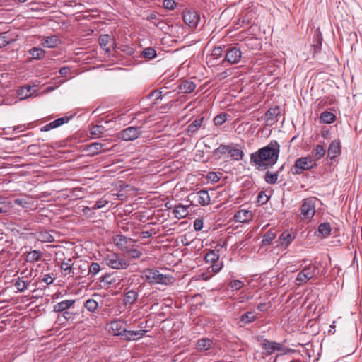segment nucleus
<instances>
[{"label": "nucleus", "mask_w": 362, "mask_h": 362, "mask_svg": "<svg viewBox=\"0 0 362 362\" xmlns=\"http://www.w3.org/2000/svg\"><path fill=\"white\" fill-rule=\"evenodd\" d=\"M331 231V226L329 223L325 222L318 226V232L323 236L327 237L329 235Z\"/></svg>", "instance_id": "79ce46f5"}, {"label": "nucleus", "mask_w": 362, "mask_h": 362, "mask_svg": "<svg viewBox=\"0 0 362 362\" xmlns=\"http://www.w3.org/2000/svg\"><path fill=\"white\" fill-rule=\"evenodd\" d=\"M268 201V197L265 194L264 192L261 191L257 195V202L261 204H264Z\"/></svg>", "instance_id": "13d9d810"}, {"label": "nucleus", "mask_w": 362, "mask_h": 362, "mask_svg": "<svg viewBox=\"0 0 362 362\" xmlns=\"http://www.w3.org/2000/svg\"><path fill=\"white\" fill-rule=\"evenodd\" d=\"M124 252L129 257L132 259H139L142 255L141 252L137 249L128 248Z\"/></svg>", "instance_id": "de8ad7c7"}, {"label": "nucleus", "mask_w": 362, "mask_h": 362, "mask_svg": "<svg viewBox=\"0 0 362 362\" xmlns=\"http://www.w3.org/2000/svg\"><path fill=\"white\" fill-rule=\"evenodd\" d=\"M75 303L76 300L74 299L62 300L54 305L53 310L55 313H62L68 310L71 308H74Z\"/></svg>", "instance_id": "2eb2a0df"}, {"label": "nucleus", "mask_w": 362, "mask_h": 362, "mask_svg": "<svg viewBox=\"0 0 362 362\" xmlns=\"http://www.w3.org/2000/svg\"><path fill=\"white\" fill-rule=\"evenodd\" d=\"M32 86L30 85H25L21 86L18 90L17 94L20 100H24L30 98L33 95V93H31Z\"/></svg>", "instance_id": "b1692460"}, {"label": "nucleus", "mask_w": 362, "mask_h": 362, "mask_svg": "<svg viewBox=\"0 0 362 362\" xmlns=\"http://www.w3.org/2000/svg\"><path fill=\"white\" fill-rule=\"evenodd\" d=\"M336 120V116L331 112L325 111L321 113L320 122L323 124H332Z\"/></svg>", "instance_id": "cd10ccee"}, {"label": "nucleus", "mask_w": 362, "mask_h": 362, "mask_svg": "<svg viewBox=\"0 0 362 362\" xmlns=\"http://www.w3.org/2000/svg\"><path fill=\"white\" fill-rule=\"evenodd\" d=\"M141 55L146 59H153L157 56V54L154 48L149 47L144 49Z\"/></svg>", "instance_id": "4c0bfd02"}, {"label": "nucleus", "mask_w": 362, "mask_h": 362, "mask_svg": "<svg viewBox=\"0 0 362 362\" xmlns=\"http://www.w3.org/2000/svg\"><path fill=\"white\" fill-rule=\"evenodd\" d=\"M98 306V303L94 299H88L84 304V307L90 313L95 312Z\"/></svg>", "instance_id": "a18cd8bd"}, {"label": "nucleus", "mask_w": 362, "mask_h": 362, "mask_svg": "<svg viewBox=\"0 0 362 362\" xmlns=\"http://www.w3.org/2000/svg\"><path fill=\"white\" fill-rule=\"evenodd\" d=\"M262 347L267 351L268 355L272 354L274 351H283L284 346L281 343L264 339L262 342Z\"/></svg>", "instance_id": "f8f14e48"}, {"label": "nucleus", "mask_w": 362, "mask_h": 362, "mask_svg": "<svg viewBox=\"0 0 362 362\" xmlns=\"http://www.w3.org/2000/svg\"><path fill=\"white\" fill-rule=\"evenodd\" d=\"M62 315L57 317V322L61 325L64 324L68 320H73L74 319V313L69 310L62 312Z\"/></svg>", "instance_id": "e433bc0d"}, {"label": "nucleus", "mask_w": 362, "mask_h": 362, "mask_svg": "<svg viewBox=\"0 0 362 362\" xmlns=\"http://www.w3.org/2000/svg\"><path fill=\"white\" fill-rule=\"evenodd\" d=\"M317 165L310 157H301L296 160L291 171L293 175H300L304 170H308Z\"/></svg>", "instance_id": "20e7f679"}, {"label": "nucleus", "mask_w": 362, "mask_h": 362, "mask_svg": "<svg viewBox=\"0 0 362 362\" xmlns=\"http://www.w3.org/2000/svg\"><path fill=\"white\" fill-rule=\"evenodd\" d=\"M242 58V52L238 47L234 46L226 49L224 59L222 64L224 66L225 62L230 64H236L239 63Z\"/></svg>", "instance_id": "0eeeda50"}, {"label": "nucleus", "mask_w": 362, "mask_h": 362, "mask_svg": "<svg viewBox=\"0 0 362 362\" xmlns=\"http://www.w3.org/2000/svg\"><path fill=\"white\" fill-rule=\"evenodd\" d=\"M223 55V49L221 47H216L211 52V56L214 59H218Z\"/></svg>", "instance_id": "4d7b16f0"}, {"label": "nucleus", "mask_w": 362, "mask_h": 362, "mask_svg": "<svg viewBox=\"0 0 362 362\" xmlns=\"http://www.w3.org/2000/svg\"><path fill=\"white\" fill-rule=\"evenodd\" d=\"M110 328L113 335L120 336L122 339L123 338V331H125L126 329L123 328L122 323L120 321H112L110 324Z\"/></svg>", "instance_id": "4be33fe9"}, {"label": "nucleus", "mask_w": 362, "mask_h": 362, "mask_svg": "<svg viewBox=\"0 0 362 362\" xmlns=\"http://www.w3.org/2000/svg\"><path fill=\"white\" fill-rule=\"evenodd\" d=\"M42 254L40 251L34 250L28 253L26 256V261L30 263H35L39 261Z\"/></svg>", "instance_id": "f704fd0d"}, {"label": "nucleus", "mask_w": 362, "mask_h": 362, "mask_svg": "<svg viewBox=\"0 0 362 362\" xmlns=\"http://www.w3.org/2000/svg\"><path fill=\"white\" fill-rule=\"evenodd\" d=\"M61 269L69 274L72 270L71 259L69 258L67 259V262H63L61 264Z\"/></svg>", "instance_id": "5fc2aeb1"}, {"label": "nucleus", "mask_w": 362, "mask_h": 362, "mask_svg": "<svg viewBox=\"0 0 362 362\" xmlns=\"http://www.w3.org/2000/svg\"><path fill=\"white\" fill-rule=\"evenodd\" d=\"M100 271V266L98 263L93 262L89 267V273L91 275H95Z\"/></svg>", "instance_id": "864d4df0"}, {"label": "nucleus", "mask_w": 362, "mask_h": 362, "mask_svg": "<svg viewBox=\"0 0 362 362\" xmlns=\"http://www.w3.org/2000/svg\"><path fill=\"white\" fill-rule=\"evenodd\" d=\"M72 117H73V116L71 115V116H64V117L58 118V119L49 122V124H47L46 125L40 128V131L41 132H48L51 129L57 128V127L63 125L64 124L68 123Z\"/></svg>", "instance_id": "9b49d317"}, {"label": "nucleus", "mask_w": 362, "mask_h": 362, "mask_svg": "<svg viewBox=\"0 0 362 362\" xmlns=\"http://www.w3.org/2000/svg\"><path fill=\"white\" fill-rule=\"evenodd\" d=\"M129 241H131V239H128L127 237L124 235H117L114 239V242L116 244V245L124 252H125V250L129 248L127 244Z\"/></svg>", "instance_id": "a878e982"}, {"label": "nucleus", "mask_w": 362, "mask_h": 362, "mask_svg": "<svg viewBox=\"0 0 362 362\" xmlns=\"http://www.w3.org/2000/svg\"><path fill=\"white\" fill-rule=\"evenodd\" d=\"M144 274L145 279L151 284L171 285L175 281L173 276L162 274L157 269H146Z\"/></svg>", "instance_id": "f03ea898"}, {"label": "nucleus", "mask_w": 362, "mask_h": 362, "mask_svg": "<svg viewBox=\"0 0 362 362\" xmlns=\"http://www.w3.org/2000/svg\"><path fill=\"white\" fill-rule=\"evenodd\" d=\"M106 132L105 127L103 125H93L90 129V134L93 138H100Z\"/></svg>", "instance_id": "c756f323"}, {"label": "nucleus", "mask_w": 362, "mask_h": 362, "mask_svg": "<svg viewBox=\"0 0 362 362\" xmlns=\"http://www.w3.org/2000/svg\"><path fill=\"white\" fill-rule=\"evenodd\" d=\"M183 21L190 28L197 27L200 21L198 13L194 10H187L183 12Z\"/></svg>", "instance_id": "1a4fd4ad"}, {"label": "nucleus", "mask_w": 362, "mask_h": 362, "mask_svg": "<svg viewBox=\"0 0 362 362\" xmlns=\"http://www.w3.org/2000/svg\"><path fill=\"white\" fill-rule=\"evenodd\" d=\"M14 286L21 293L25 291L27 288V283L22 278H18L15 282Z\"/></svg>", "instance_id": "09e8293b"}, {"label": "nucleus", "mask_w": 362, "mask_h": 362, "mask_svg": "<svg viewBox=\"0 0 362 362\" xmlns=\"http://www.w3.org/2000/svg\"><path fill=\"white\" fill-rule=\"evenodd\" d=\"M279 177V173H272L271 171H267L264 180L268 184H275L277 182Z\"/></svg>", "instance_id": "a19ab883"}, {"label": "nucleus", "mask_w": 362, "mask_h": 362, "mask_svg": "<svg viewBox=\"0 0 362 362\" xmlns=\"http://www.w3.org/2000/svg\"><path fill=\"white\" fill-rule=\"evenodd\" d=\"M28 54L33 59L39 60L43 59L46 53L42 48L34 47L28 51Z\"/></svg>", "instance_id": "bb28decb"}, {"label": "nucleus", "mask_w": 362, "mask_h": 362, "mask_svg": "<svg viewBox=\"0 0 362 362\" xmlns=\"http://www.w3.org/2000/svg\"><path fill=\"white\" fill-rule=\"evenodd\" d=\"M204 117L197 118L188 127L187 132L194 133L202 126Z\"/></svg>", "instance_id": "58836bf2"}, {"label": "nucleus", "mask_w": 362, "mask_h": 362, "mask_svg": "<svg viewBox=\"0 0 362 362\" xmlns=\"http://www.w3.org/2000/svg\"><path fill=\"white\" fill-rule=\"evenodd\" d=\"M189 199L192 202H196L201 206H206L210 204V197L206 190L191 193L189 195Z\"/></svg>", "instance_id": "6e6552de"}, {"label": "nucleus", "mask_w": 362, "mask_h": 362, "mask_svg": "<svg viewBox=\"0 0 362 362\" xmlns=\"http://www.w3.org/2000/svg\"><path fill=\"white\" fill-rule=\"evenodd\" d=\"M176 4L174 0H164L163 2V7L168 10H174Z\"/></svg>", "instance_id": "6e6d98bb"}, {"label": "nucleus", "mask_w": 362, "mask_h": 362, "mask_svg": "<svg viewBox=\"0 0 362 362\" xmlns=\"http://www.w3.org/2000/svg\"><path fill=\"white\" fill-rule=\"evenodd\" d=\"M244 286V283L240 280H233L229 283L228 286L232 291H238Z\"/></svg>", "instance_id": "3c124183"}, {"label": "nucleus", "mask_w": 362, "mask_h": 362, "mask_svg": "<svg viewBox=\"0 0 362 362\" xmlns=\"http://www.w3.org/2000/svg\"><path fill=\"white\" fill-rule=\"evenodd\" d=\"M10 43V40L6 36V33L0 35V47H4Z\"/></svg>", "instance_id": "680f3d73"}, {"label": "nucleus", "mask_w": 362, "mask_h": 362, "mask_svg": "<svg viewBox=\"0 0 362 362\" xmlns=\"http://www.w3.org/2000/svg\"><path fill=\"white\" fill-rule=\"evenodd\" d=\"M10 202H13V207L16 204L26 210L31 209L34 204L31 198L28 197H17Z\"/></svg>", "instance_id": "4468645a"}, {"label": "nucleus", "mask_w": 362, "mask_h": 362, "mask_svg": "<svg viewBox=\"0 0 362 362\" xmlns=\"http://www.w3.org/2000/svg\"><path fill=\"white\" fill-rule=\"evenodd\" d=\"M162 91L160 90H155L151 92V96L154 98L155 99H159L162 98Z\"/></svg>", "instance_id": "774afa93"}, {"label": "nucleus", "mask_w": 362, "mask_h": 362, "mask_svg": "<svg viewBox=\"0 0 362 362\" xmlns=\"http://www.w3.org/2000/svg\"><path fill=\"white\" fill-rule=\"evenodd\" d=\"M103 146L101 142H94L84 147V151L87 152V154L90 156H95L102 152Z\"/></svg>", "instance_id": "a211bd4d"}, {"label": "nucleus", "mask_w": 362, "mask_h": 362, "mask_svg": "<svg viewBox=\"0 0 362 362\" xmlns=\"http://www.w3.org/2000/svg\"><path fill=\"white\" fill-rule=\"evenodd\" d=\"M257 318V315L255 314L253 311H248L243 314L240 317L239 324L240 326L242 327L247 324L251 323L256 320Z\"/></svg>", "instance_id": "5701e85b"}, {"label": "nucleus", "mask_w": 362, "mask_h": 362, "mask_svg": "<svg viewBox=\"0 0 362 362\" xmlns=\"http://www.w3.org/2000/svg\"><path fill=\"white\" fill-rule=\"evenodd\" d=\"M179 90L183 93H190L196 88V85L193 81H184L178 86Z\"/></svg>", "instance_id": "393cba45"}, {"label": "nucleus", "mask_w": 362, "mask_h": 362, "mask_svg": "<svg viewBox=\"0 0 362 362\" xmlns=\"http://www.w3.org/2000/svg\"><path fill=\"white\" fill-rule=\"evenodd\" d=\"M227 119V114L225 112L216 115L214 119V122L216 126L223 124Z\"/></svg>", "instance_id": "8fccbe9b"}, {"label": "nucleus", "mask_w": 362, "mask_h": 362, "mask_svg": "<svg viewBox=\"0 0 362 362\" xmlns=\"http://www.w3.org/2000/svg\"><path fill=\"white\" fill-rule=\"evenodd\" d=\"M138 298V293L134 290H130L126 292L124 298V305H132Z\"/></svg>", "instance_id": "c85d7f7f"}, {"label": "nucleus", "mask_w": 362, "mask_h": 362, "mask_svg": "<svg viewBox=\"0 0 362 362\" xmlns=\"http://www.w3.org/2000/svg\"><path fill=\"white\" fill-rule=\"evenodd\" d=\"M270 308V303H261L257 305V310L265 312Z\"/></svg>", "instance_id": "69168bd1"}, {"label": "nucleus", "mask_w": 362, "mask_h": 362, "mask_svg": "<svg viewBox=\"0 0 362 362\" xmlns=\"http://www.w3.org/2000/svg\"><path fill=\"white\" fill-rule=\"evenodd\" d=\"M281 114V108L279 106H276L274 107L269 108L266 114L265 117L268 121H272L274 119H276L278 116Z\"/></svg>", "instance_id": "7c9ffc66"}, {"label": "nucleus", "mask_w": 362, "mask_h": 362, "mask_svg": "<svg viewBox=\"0 0 362 362\" xmlns=\"http://www.w3.org/2000/svg\"><path fill=\"white\" fill-rule=\"evenodd\" d=\"M341 154V142L339 139L333 140L329 145L327 158L331 160H334Z\"/></svg>", "instance_id": "ddd939ff"}, {"label": "nucleus", "mask_w": 362, "mask_h": 362, "mask_svg": "<svg viewBox=\"0 0 362 362\" xmlns=\"http://www.w3.org/2000/svg\"><path fill=\"white\" fill-rule=\"evenodd\" d=\"M317 271V267L313 264L305 266L296 278L297 285H302L313 278Z\"/></svg>", "instance_id": "423d86ee"}, {"label": "nucleus", "mask_w": 362, "mask_h": 362, "mask_svg": "<svg viewBox=\"0 0 362 362\" xmlns=\"http://www.w3.org/2000/svg\"><path fill=\"white\" fill-rule=\"evenodd\" d=\"M234 218L236 222L247 223L252 218V213L247 209H241L236 212Z\"/></svg>", "instance_id": "dca6fc26"}, {"label": "nucleus", "mask_w": 362, "mask_h": 362, "mask_svg": "<svg viewBox=\"0 0 362 362\" xmlns=\"http://www.w3.org/2000/svg\"><path fill=\"white\" fill-rule=\"evenodd\" d=\"M207 178L214 182H217L220 180V177L215 172L209 173Z\"/></svg>", "instance_id": "e2e57ef3"}, {"label": "nucleus", "mask_w": 362, "mask_h": 362, "mask_svg": "<svg viewBox=\"0 0 362 362\" xmlns=\"http://www.w3.org/2000/svg\"><path fill=\"white\" fill-rule=\"evenodd\" d=\"M41 45L43 47L48 48H54L60 43V40L57 35H51L48 37H43Z\"/></svg>", "instance_id": "aec40b11"}, {"label": "nucleus", "mask_w": 362, "mask_h": 362, "mask_svg": "<svg viewBox=\"0 0 362 362\" xmlns=\"http://www.w3.org/2000/svg\"><path fill=\"white\" fill-rule=\"evenodd\" d=\"M214 345L213 340L209 338H202L196 344V349L198 351L202 352L211 349Z\"/></svg>", "instance_id": "6ab92c4d"}, {"label": "nucleus", "mask_w": 362, "mask_h": 362, "mask_svg": "<svg viewBox=\"0 0 362 362\" xmlns=\"http://www.w3.org/2000/svg\"><path fill=\"white\" fill-rule=\"evenodd\" d=\"M230 147H231V146H230V145L221 144V145H220V146L218 148H217L215 150V153H220V154H225L226 153H229Z\"/></svg>", "instance_id": "603ef678"}, {"label": "nucleus", "mask_w": 362, "mask_h": 362, "mask_svg": "<svg viewBox=\"0 0 362 362\" xmlns=\"http://www.w3.org/2000/svg\"><path fill=\"white\" fill-rule=\"evenodd\" d=\"M146 330L140 329L136 331L133 330H125L123 331V338L122 339L131 341V340H137L140 338H141L143 336L145 335Z\"/></svg>", "instance_id": "f3484780"}, {"label": "nucleus", "mask_w": 362, "mask_h": 362, "mask_svg": "<svg viewBox=\"0 0 362 362\" xmlns=\"http://www.w3.org/2000/svg\"><path fill=\"white\" fill-rule=\"evenodd\" d=\"M280 146L276 140L250 154V163L257 165L258 170L267 169L274 165L279 158Z\"/></svg>", "instance_id": "f257e3e1"}, {"label": "nucleus", "mask_w": 362, "mask_h": 362, "mask_svg": "<svg viewBox=\"0 0 362 362\" xmlns=\"http://www.w3.org/2000/svg\"><path fill=\"white\" fill-rule=\"evenodd\" d=\"M211 266L210 267V268L211 269V271L216 274L218 273V272H220V270L221 269L222 267H223V263L222 262H215V263H211Z\"/></svg>", "instance_id": "bf43d9fd"}, {"label": "nucleus", "mask_w": 362, "mask_h": 362, "mask_svg": "<svg viewBox=\"0 0 362 362\" xmlns=\"http://www.w3.org/2000/svg\"><path fill=\"white\" fill-rule=\"evenodd\" d=\"M194 228L196 231H199L203 228V220L197 218L194 221Z\"/></svg>", "instance_id": "0e129e2a"}, {"label": "nucleus", "mask_w": 362, "mask_h": 362, "mask_svg": "<svg viewBox=\"0 0 362 362\" xmlns=\"http://www.w3.org/2000/svg\"><path fill=\"white\" fill-rule=\"evenodd\" d=\"M229 154L230 157H232L233 159L238 161L242 160L244 156V153L243 152V151H241L239 148H235L232 147H230Z\"/></svg>", "instance_id": "c03bdc74"}, {"label": "nucleus", "mask_w": 362, "mask_h": 362, "mask_svg": "<svg viewBox=\"0 0 362 362\" xmlns=\"http://www.w3.org/2000/svg\"><path fill=\"white\" fill-rule=\"evenodd\" d=\"M219 259L218 251L210 250L205 255V260L206 262L215 263Z\"/></svg>", "instance_id": "ea45409f"}, {"label": "nucleus", "mask_w": 362, "mask_h": 362, "mask_svg": "<svg viewBox=\"0 0 362 362\" xmlns=\"http://www.w3.org/2000/svg\"><path fill=\"white\" fill-rule=\"evenodd\" d=\"M100 281L104 284V286H109L117 284V279L112 274H106L99 278Z\"/></svg>", "instance_id": "c9c22d12"}, {"label": "nucleus", "mask_w": 362, "mask_h": 362, "mask_svg": "<svg viewBox=\"0 0 362 362\" xmlns=\"http://www.w3.org/2000/svg\"><path fill=\"white\" fill-rule=\"evenodd\" d=\"M315 199H305L300 207V216L303 220L311 219L315 214Z\"/></svg>", "instance_id": "39448f33"}, {"label": "nucleus", "mask_w": 362, "mask_h": 362, "mask_svg": "<svg viewBox=\"0 0 362 362\" xmlns=\"http://www.w3.org/2000/svg\"><path fill=\"white\" fill-rule=\"evenodd\" d=\"M326 149L325 146L318 144L315 146L314 149L312 151V155L315 158V160L321 159L325 155Z\"/></svg>", "instance_id": "2f4dec72"}, {"label": "nucleus", "mask_w": 362, "mask_h": 362, "mask_svg": "<svg viewBox=\"0 0 362 362\" xmlns=\"http://www.w3.org/2000/svg\"><path fill=\"white\" fill-rule=\"evenodd\" d=\"M108 203L107 201L106 200H104V199H99L98 200L95 204H94V206L92 207L93 209H101L103 207H104Z\"/></svg>", "instance_id": "052dcab7"}, {"label": "nucleus", "mask_w": 362, "mask_h": 362, "mask_svg": "<svg viewBox=\"0 0 362 362\" xmlns=\"http://www.w3.org/2000/svg\"><path fill=\"white\" fill-rule=\"evenodd\" d=\"M275 238H276V234L273 231L269 230L264 235L263 239H262V243L264 245H270L272 241L273 240H274Z\"/></svg>", "instance_id": "49530a36"}, {"label": "nucleus", "mask_w": 362, "mask_h": 362, "mask_svg": "<svg viewBox=\"0 0 362 362\" xmlns=\"http://www.w3.org/2000/svg\"><path fill=\"white\" fill-rule=\"evenodd\" d=\"M12 208V202H10L8 199L0 198V214L8 213Z\"/></svg>", "instance_id": "72a5a7b5"}, {"label": "nucleus", "mask_w": 362, "mask_h": 362, "mask_svg": "<svg viewBox=\"0 0 362 362\" xmlns=\"http://www.w3.org/2000/svg\"><path fill=\"white\" fill-rule=\"evenodd\" d=\"M142 133L141 128L129 127L120 132V137L122 140L129 141L137 139Z\"/></svg>", "instance_id": "9d476101"}, {"label": "nucleus", "mask_w": 362, "mask_h": 362, "mask_svg": "<svg viewBox=\"0 0 362 362\" xmlns=\"http://www.w3.org/2000/svg\"><path fill=\"white\" fill-rule=\"evenodd\" d=\"M173 213L177 218H185L188 215L187 207L181 204L175 206Z\"/></svg>", "instance_id": "473e14b6"}, {"label": "nucleus", "mask_w": 362, "mask_h": 362, "mask_svg": "<svg viewBox=\"0 0 362 362\" xmlns=\"http://www.w3.org/2000/svg\"><path fill=\"white\" fill-rule=\"evenodd\" d=\"M110 40V37L108 35H102L99 37V44L103 49H105L106 52L110 51V47H107Z\"/></svg>", "instance_id": "37998d69"}, {"label": "nucleus", "mask_w": 362, "mask_h": 362, "mask_svg": "<svg viewBox=\"0 0 362 362\" xmlns=\"http://www.w3.org/2000/svg\"><path fill=\"white\" fill-rule=\"evenodd\" d=\"M295 235L289 230L284 231L279 238V243L281 246L287 247L294 240Z\"/></svg>", "instance_id": "412c9836"}, {"label": "nucleus", "mask_w": 362, "mask_h": 362, "mask_svg": "<svg viewBox=\"0 0 362 362\" xmlns=\"http://www.w3.org/2000/svg\"><path fill=\"white\" fill-rule=\"evenodd\" d=\"M53 281H54V279L50 274L45 275L42 279V282L47 284L48 285L52 284Z\"/></svg>", "instance_id": "338daca9"}, {"label": "nucleus", "mask_w": 362, "mask_h": 362, "mask_svg": "<svg viewBox=\"0 0 362 362\" xmlns=\"http://www.w3.org/2000/svg\"><path fill=\"white\" fill-rule=\"evenodd\" d=\"M104 262L106 265L114 269H125L129 265L128 261L115 252L106 255Z\"/></svg>", "instance_id": "7ed1b4c3"}]
</instances>
